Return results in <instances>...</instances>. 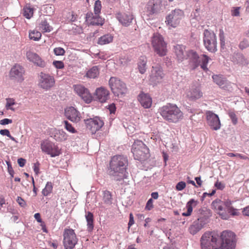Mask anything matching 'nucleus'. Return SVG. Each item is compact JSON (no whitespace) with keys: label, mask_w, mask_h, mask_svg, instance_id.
I'll use <instances>...</instances> for the list:
<instances>
[{"label":"nucleus","mask_w":249,"mask_h":249,"mask_svg":"<svg viewBox=\"0 0 249 249\" xmlns=\"http://www.w3.org/2000/svg\"><path fill=\"white\" fill-rule=\"evenodd\" d=\"M234 241H222L221 249H234Z\"/></svg>","instance_id":"58836bf2"},{"label":"nucleus","mask_w":249,"mask_h":249,"mask_svg":"<svg viewBox=\"0 0 249 249\" xmlns=\"http://www.w3.org/2000/svg\"><path fill=\"white\" fill-rule=\"evenodd\" d=\"M12 123V120L5 118L0 121V124L1 125H6Z\"/></svg>","instance_id":"e2e57ef3"},{"label":"nucleus","mask_w":249,"mask_h":249,"mask_svg":"<svg viewBox=\"0 0 249 249\" xmlns=\"http://www.w3.org/2000/svg\"><path fill=\"white\" fill-rule=\"evenodd\" d=\"M203 42L206 49L214 53L217 51L216 36L213 32L205 30L203 33Z\"/></svg>","instance_id":"0eeeda50"},{"label":"nucleus","mask_w":249,"mask_h":249,"mask_svg":"<svg viewBox=\"0 0 249 249\" xmlns=\"http://www.w3.org/2000/svg\"><path fill=\"white\" fill-rule=\"evenodd\" d=\"M87 128L90 130L92 134L98 131L104 125V122L98 117L89 118L85 120Z\"/></svg>","instance_id":"ddd939ff"},{"label":"nucleus","mask_w":249,"mask_h":249,"mask_svg":"<svg viewBox=\"0 0 249 249\" xmlns=\"http://www.w3.org/2000/svg\"><path fill=\"white\" fill-rule=\"evenodd\" d=\"M174 52L179 61H182L187 59L188 52L185 50V47L182 45H177L174 47Z\"/></svg>","instance_id":"5701e85b"},{"label":"nucleus","mask_w":249,"mask_h":249,"mask_svg":"<svg viewBox=\"0 0 249 249\" xmlns=\"http://www.w3.org/2000/svg\"><path fill=\"white\" fill-rule=\"evenodd\" d=\"M78 238L73 230L65 229L63 233V245L65 249H73L77 244Z\"/></svg>","instance_id":"9d476101"},{"label":"nucleus","mask_w":249,"mask_h":249,"mask_svg":"<svg viewBox=\"0 0 249 249\" xmlns=\"http://www.w3.org/2000/svg\"><path fill=\"white\" fill-rule=\"evenodd\" d=\"M113 37L110 34L105 35L99 38L98 44L103 45L111 42L113 40Z\"/></svg>","instance_id":"2f4dec72"},{"label":"nucleus","mask_w":249,"mask_h":249,"mask_svg":"<svg viewBox=\"0 0 249 249\" xmlns=\"http://www.w3.org/2000/svg\"><path fill=\"white\" fill-rule=\"evenodd\" d=\"M234 61L236 62L237 64L243 66H247L249 63V60L241 53H237L234 56Z\"/></svg>","instance_id":"473e14b6"},{"label":"nucleus","mask_w":249,"mask_h":249,"mask_svg":"<svg viewBox=\"0 0 249 249\" xmlns=\"http://www.w3.org/2000/svg\"><path fill=\"white\" fill-rule=\"evenodd\" d=\"M228 115L231 120L232 123L234 124H236L237 123V118L235 113L233 111H229Z\"/></svg>","instance_id":"09e8293b"},{"label":"nucleus","mask_w":249,"mask_h":249,"mask_svg":"<svg viewBox=\"0 0 249 249\" xmlns=\"http://www.w3.org/2000/svg\"><path fill=\"white\" fill-rule=\"evenodd\" d=\"M66 117L73 123L79 122L81 119L80 113L74 107H70L65 109Z\"/></svg>","instance_id":"aec40b11"},{"label":"nucleus","mask_w":249,"mask_h":249,"mask_svg":"<svg viewBox=\"0 0 249 249\" xmlns=\"http://www.w3.org/2000/svg\"><path fill=\"white\" fill-rule=\"evenodd\" d=\"M101 8V2L99 0H96L94 6V12L95 15H99L100 13Z\"/></svg>","instance_id":"49530a36"},{"label":"nucleus","mask_w":249,"mask_h":249,"mask_svg":"<svg viewBox=\"0 0 249 249\" xmlns=\"http://www.w3.org/2000/svg\"><path fill=\"white\" fill-rule=\"evenodd\" d=\"M53 65L57 69H62L64 68V63L61 61H54L53 62Z\"/></svg>","instance_id":"864d4df0"},{"label":"nucleus","mask_w":249,"mask_h":249,"mask_svg":"<svg viewBox=\"0 0 249 249\" xmlns=\"http://www.w3.org/2000/svg\"><path fill=\"white\" fill-rule=\"evenodd\" d=\"M209 60V57L205 54L201 55L199 58V65H200L201 69L205 71H207L208 70L207 66Z\"/></svg>","instance_id":"f704fd0d"},{"label":"nucleus","mask_w":249,"mask_h":249,"mask_svg":"<svg viewBox=\"0 0 249 249\" xmlns=\"http://www.w3.org/2000/svg\"><path fill=\"white\" fill-rule=\"evenodd\" d=\"M184 16V12L179 9L172 10L166 17L165 23L169 28H176L179 24Z\"/></svg>","instance_id":"1a4fd4ad"},{"label":"nucleus","mask_w":249,"mask_h":249,"mask_svg":"<svg viewBox=\"0 0 249 249\" xmlns=\"http://www.w3.org/2000/svg\"><path fill=\"white\" fill-rule=\"evenodd\" d=\"M86 18L89 23L92 25H102L104 22V20L99 15L93 16L92 13H88Z\"/></svg>","instance_id":"a878e982"},{"label":"nucleus","mask_w":249,"mask_h":249,"mask_svg":"<svg viewBox=\"0 0 249 249\" xmlns=\"http://www.w3.org/2000/svg\"><path fill=\"white\" fill-rule=\"evenodd\" d=\"M221 204H223V201L220 199H216L212 202V205L214 209L217 210Z\"/></svg>","instance_id":"5fc2aeb1"},{"label":"nucleus","mask_w":249,"mask_h":249,"mask_svg":"<svg viewBox=\"0 0 249 249\" xmlns=\"http://www.w3.org/2000/svg\"><path fill=\"white\" fill-rule=\"evenodd\" d=\"M219 38H220L221 47V48H224L225 45V40L224 33L222 30H220Z\"/></svg>","instance_id":"8fccbe9b"},{"label":"nucleus","mask_w":249,"mask_h":249,"mask_svg":"<svg viewBox=\"0 0 249 249\" xmlns=\"http://www.w3.org/2000/svg\"><path fill=\"white\" fill-rule=\"evenodd\" d=\"M153 202L152 198H150L146 203L145 209L148 211L151 210L153 208Z\"/></svg>","instance_id":"6e6d98bb"},{"label":"nucleus","mask_w":249,"mask_h":249,"mask_svg":"<svg viewBox=\"0 0 249 249\" xmlns=\"http://www.w3.org/2000/svg\"><path fill=\"white\" fill-rule=\"evenodd\" d=\"M99 74V69L97 66H93L90 70H89L86 75L88 77L90 78H95L97 77Z\"/></svg>","instance_id":"c9c22d12"},{"label":"nucleus","mask_w":249,"mask_h":249,"mask_svg":"<svg viewBox=\"0 0 249 249\" xmlns=\"http://www.w3.org/2000/svg\"><path fill=\"white\" fill-rule=\"evenodd\" d=\"M198 201L194 199H191L186 204V208L188 211L192 213L193 205L196 206L198 204Z\"/></svg>","instance_id":"de8ad7c7"},{"label":"nucleus","mask_w":249,"mask_h":249,"mask_svg":"<svg viewBox=\"0 0 249 249\" xmlns=\"http://www.w3.org/2000/svg\"><path fill=\"white\" fill-rule=\"evenodd\" d=\"M55 84V79L53 76L41 72L38 76V86L45 90H48L52 88Z\"/></svg>","instance_id":"9b49d317"},{"label":"nucleus","mask_w":249,"mask_h":249,"mask_svg":"<svg viewBox=\"0 0 249 249\" xmlns=\"http://www.w3.org/2000/svg\"><path fill=\"white\" fill-rule=\"evenodd\" d=\"M53 138L57 141L62 142L67 140L68 135L63 130H54Z\"/></svg>","instance_id":"c85d7f7f"},{"label":"nucleus","mask_w":249,"mask_h":249,"mask_svg":"<svg viewBox=\"0 0 249 249\" xmlns=\"http://www.w3.org/2000/svg\"><path fill=\"white\" fill-rule=\"evenodd\" d=\"M116 18L119 22L124 26H128L132 22L133 16L130 13H118Z\"/></svg>","instance_id":"393cba45"},{"label":"nucleus","mask_w":249,"mask_h":249,"mask_svg":"<svg viewBox=\"0 0 249 249\" xmlns=\"http://www.w3.org/2000/svg\"><path fill=\"white\" fill-rule=\"evenodd\" d=\"M222 241H234L235 234L231 231H224L221 234Z\"/></svg>","instance_id":"7c9ffc66"},{"label":"nucleus","mask_w":249,"mask_h":249,"mask_svg":"<svg viewBox=\"0 0 249 249\" xmlns=\"http://www.w3.org/2000/svg\"><path fill=\"white\" fill-rule=\"evenodd\" d=\"M53 185L51 182H48L46 184L45 187L43 189L42 194L44 196H47L52 191Z\"/></svg>","instance_id":"79ce46f5"},{"label":"nucleus","mask_w":249,"mask_h":249,"mask_svg":"<svg viewBox=\"0 0 249 249\" xmlns=\"http://www.w3.org/2000/svg\"><path fill=\"white\" fill-rule=\"evenodd\" d=\"M164 76L162 69L158 64L152 66L149 75V80L151 84L157 85L160 83Z\"/></svg>","instance_id":"f8f14e48"},{"label":"nucleus","mask_w":249,"mask_h":249,"mask_svg":"<svg viewBox=\"0 0 249 249\" xmlns=\"http://www.w3.org/2000/svg\"><path fill=\"white\" fill-rule=\"evenodd\" d=\"M232 202V201L229 200H227L226 201H223V205L226 207L228 211L230 210V208L232 207L231 206Z\"/></svg>","instance_id":"bf43d9fd"},{"label":"nucleus","mask_w":249,"mask_h":249,"mask_svg":"<svg viewBox=\"0 0 249 249\" xmlns=\"http://www.w3.org/2000/svg\"><path fill=\"white\" fill-rule=\"evenodd\" d=\"M27 59L33 62L36 66L44 68L46 66V63L36 53L31 52H28L26 53Z\"/></svg>","instance_id":"4be33fe9"},{"label":"nucleus","mask_w":249,"mask_h":249,"mask_svg":"<svg viewBox=\"0 0 249 249\" xmlns=\"http://www.w3.org/2000/svg\"><path fill=\"white\" fill-rule=\"evenodd\" d=\"M109 85L115 96L121 97L127 91L125 84L120 79L115 77H111L109 81Z\"/></svg>","instance_id":"6e6552de"},{"label":"nucleus","mask_w":249,"mask_h":249,"mask_svg":"<svg viewBox=\"0 0 249 249\" xmlns=\"http://www.w3.org/2000/svg\"><path fill=\"white\" fill-rule=\"evenodd\" d=\"M0 134L3 136L10 137V132L8 129H1L0 130Z\"/></svg>","instance_id":"338daca9"},{"label":"nucleus","mask_w":249,"mask_h":249,"mask_svg":"<svg viewBox=\"0 0 249 249\" xmlns=\"http://www.w3.org/2000/svg\"><path fill=\"white\" fill-rule=\"evenodd\" d=\"M39 28L43 32H50L53 30V28L50 26L45 19L41 20L39 24Z\"/></svg>","instance_id":"4c0bfd02"},{"label":"nucleus","mask_w":249,"mask_h":249,"mask_svg":"<svg viewBox=\"0 0 249 249\" xmlns=\"http://www.w3.org/2000/svg\"><path fill=\"white\" fill-rule=\"evenodd\" d=\"M207 123L211 128L214 130H219L221 127V123L218 116L211 111L206 112Z\"/></svg>","instance_id":"a211bd4d"},{"label":"nucleus","mask_w":249,"mask_h":249,"mask_svg":"<svg viewBox=\"0 0 249 249\" xmlns=\"http://www.w3.org/2000/svg\"><path fill=\"white\" fill-rule=\"evenodd\" d=\"M103 200L106 204L111 203L112 197L110 192L108 191H105L103 192Z\"/></svg>","instance_id":"37998d69"},{"label":"nucleus","mask_w":249,"mask_h":249,"mask_svg":"<svg viewBox=\"0 0 249 249\" xmlns=\"http://www.w3.org/2000/svg\"><path fill=\"white\" fill-rule=\"evenodd\" d=\"M152 44L155 52L160 56L166 54V44L163 38L158 33L154 34L152 38Z\"/></svg>","instance_id":"39448f33"},{"label":"nucleus","mask_w":249,"mask_h":249,"mask_svg":"<svg viewBox=\"0 0 249 249\" xmlns=\"http://www.w3.org/2000/svg\"><path fill=\"white\" fill-rule=\"evenodd\" d=\"M131 152L134 159L143 161L149 157V151L147 147L140 140H136L132 145Z\"/></svg>","instance_id":"7ed1b4c3"},{"label":"nucleus","mask_w":249,"mask_h":249,"mask_svg":"<svg viewBox=\"0 0 249 249\" xmlns=\"http://www.w3.org/2000/svg\"><path fill=\"white\" fill-rule=\"evenodd\" d=\"M186 187V183L184 181H180L176 185V189L178 191H181Z\"/></svg>","instance_id":"603ef678"},{"label":"nucleus","mask_w":249,"mask_h":249,"mask_svg":"<svg viewBox=\"0 0 249 249\" xmlns=\"http://www.w3.org/2000/svg\"><path fill=\"white\" fill-rule=\"evenodd\" d=\"M240 7H236L234 8L233 10L231 11V15L233 16L238 17L240 15Z\"/></svg>","instance_id":"680f3d73"},{"label":"nucleus","mask_w":249,"mask_h":249,"mask_svg":"<svg viewBox=\"0 0 249 249\" xmlns=\"http://www.w3.org/2000/svg\"><path fill=\"white\" fill-rule=\"evenodd\" d=\"M228 212L233 216L238 215L239 214V213L238 212V210L236 209H234L233 207L230 208V210Z\"/></svg>","instance_id":"0e129e2a"},{"label":"nucleus","mask_w":249,"mask_h":249,"mask_svg":"<svg viewBox=\"0 0 249 249\" xmlns=\"http://www.w3.org/2000/svg\"><path fill=\"white\" fill-rule=\"evenodd\" d=\"M75 92L87 104L90 103L92 100V96L89 89L82 85L73 86Z\"/></svg>","instance_id":"2eb2a0df"},{"label":"nucleus","mask_w":249,"mask_h":249,"mask_svg":"<svg viewBox=\"0 0 249 249\" xmlns=\"http://www.w3.org/2000/svg\"><path fill=\"white\" fill-rule=\"evenodd\" d=\"M23 15L27 18L30 19L33 15V9L29 7H25L23 9Z\"/></svg>","instance_id":"a19ab883"},{"label":"nucleus","mask_w":249,"mask_h":249,"mask_svg":"<svg viewBox=\"0 0 249 249\" xmlns=\"http://www.w3.org/2000/svg\"><path fill=\"white\" fill-rule=\"evenodd\" d=\"M63 122L64 124V127L68 132L71 133H76L77 132L76 130L68 121H64Z\"/></svg>","instance_id":"c03bdc74"},{"label":"nucleus","mask_w":249,"mask_h":249,"mask_svg":"<svg viewBox=\"0 0 249 249\" xmlns=\"http://www.w3.org/2000/svg\"><path fill=\"white\" fill-rule=\"evenodd\" d=\"M17 201L21 207H24L26 205L25 201L21 197L18 196Z\"/></svg>","instance_id":"052dcab7"},{"label":"nucleus","mask_w":249,"mask_h":249,"mask_svg":"<svg viewBox=\"0 0 249 249\" xmlns=\"http://www.w3.org/2000/svg\"><path fill=\"white\" fill-rule=\"evenodd\" d=\"M24 68L20 65L16 64L11 68L10 71V78L13 80L20 82L24 80Z\"/></svg>","instance_id":"4468645a"},{"label":"nucleus","mask_w":249,"mask_h":249,"mask_svg":"<svg viewBox=\"0 0 249 249\" xmlns=\"http://www.w3.org/2000/svg\"><path fill=\"white\" fill-rule=\"evenodd\" d=\"M214 186L219 190H222L225 187V184L218 180L214 183Z\"/></svg>","instance_id":"4d7b16f0"},{"label":"nucleus","mask_w":249,"mask_h":249,"mask_svg":"<svg viewBox=\"0 0 249 249\" xmlns=\"http://www.w3.org/2000/svg\"><path fill=\"white\" fill-rule=\"evenodd\" d=\"M147 58L144 56H142L139 58L138 63V67L140 72L143 74L147 69L146 66Z\"/></svg>","instance_id":"c756f323"},{"label":"nucleus","mask_w":249,"mask_h":249,"mask_svg":"<svg viewBox=\"0 0 249 249\" xmlns=\"http://www.w3.org/2000/svg\"><path fill=\"white\" fill-rule=\"evenodd\" d=\"M42 150L50 155L51 157H54L59 155L60 152L58 147L53 142H43L41 144Z\"/></svg>","instance_id":"6ab92c4d"},{"label":"nucleus","mask_w":249,"mask_h":249,"mask_svg":"<svg viewBox=\"0 0 249 249\" xmlns=\"http://www.w3.org/2000/svg\"><path fill=\"white\" fill-rule=\"evenodd\" d=\"M186 96L190 101H195L203 96V93L198 87L192 86L186 91Z\"/></svg>","instance_id":"412c9836"},{"label":"nucleus","mask_w":249,"mask_h":249,"mask_svg":"<svg viewBox=\"0 0 249 249\" xmlns=\"http://www.w3.org/2000/svg\"><path fill=\"white\" fill-rule=\"evenodd\" d=\"M41 37V34L38 31L33 30L29 33V38L30 39L38 41L40 39Z\"/></svg>","instance_id":"ea45409f"},{"label":"nucleus","mask_w":249,"mask_h":249,"mask_svg":"<svg viewBox=\"0 0 249 249\" xmlns=\"http://www.w3.org/2000/svg\"><path fill=\"white\" fill-rule=\"evenodd\" d=\"M18 163L20 167H23L26 163V160L23 158H19L18 160Z\"/></svg>","instance_id":"774afa93"},{"label":"nucleus","mask_w":249,"mask_h":249,"mask_svg":"<svg viewBox=\"0 0 249 249\" xmlns=\"http://www.w3.org/2000/svg\"><path fill=\"white\" fill-rule=\"evenodd\" d=\"M109 91L103 87H100L96 89L95 92V98L100 102L104 103L109 98Z\"/></svg>","instance_id":"b1692460"},{"label":"nucleus","mask_w":249,"mask_h":249,"mask_svg":"<svg viewBox=\"0 0 249 249\" xmlns=\"http://www.w3.org/2000/svg\"><path fill=\"white\" fill-rule=\"evenodd\" d=\"M214 83L220 87H223L226 83V79L220 75H213L212 77Z\"/></svg>","instance_id":"e433bc0d"},{"label":"nucleus","mask_w":249,"mask_h":249,"mask_svg":"<svg viewBox=\"0 0 249 249\" xmlns=\"http://www.w3.org/2000/svg\"><path fill=\"white\" fill-rule=\"evenodd\" d=\"M134 224V220L133 215L132 213H130L129 214V220L128 223V229L130 228V227Z\"/></svg>","instance_id":"69168bd1"},{"label":"nucleus","mask_w":249,"mask_h":249,"mask_svg":"<svg viewBox=\"0 0 249 249\" xmlns=\"http://www.w3.org/2000/svg\"><path fill=\"white\" fill-rule=\"evenodd\" d=\"M75 92L87 104L90 103L92 100V96L89 89L82 85L73 86Z\"/></svg>","instance_id":"dca6fc26"},{"label":"nucleus","mask_w":249,"mask_h":249,"mask_svg":"<svg viewBox=\"0 0 249 249\" xmlns=\"http://www.w3.org/2000/svg\"><path fill=\"white\" fill-rule=\"evenodd\" d=\"M109 165V175L113 176L115 180L120 181L124 178L128 165L126 157L120 155L114 156L111 158Z\"/></svg>","instance_id":"f257e3e1"},{"label":"nucleus","mask_w":249,"mask_h":249,"mask_svg":"<svg viewBox=\"0 0 249 249\" xmlns=\"http://www.w3.org/2000/svg\"><path fill=\"white\" fill-rule=\"evenodd\" d=\"M75 92L87 104L90 103L92 100V96L89 89L82 85L73 86Z\"/></svg>","instance_id":"f3484780"},{"label":"nucleus","mask_w":249,"mask_h":249,"mask_svg":"<svg viewBox=\"0 0 249 249\" xmlns=\"http://www.w3.org/2000/svg\"><path fill=\"white\" fill-rule=\"evenodd\" d=\"M200 56L196 53L193 50L188 51L187 58H189L194 63V69H196L199 66V58Z\"/></svg>","instance_id":"cd10ccee"},{"label":"nucleus","mask_w":249,"mask_h":249,"mask_svg":"<svg viewBox=\"0 0 249 249\" xmlns=\"http://www.w3.org/2000/svg\"><path fill=\"white\" fill-rule=\"evenodd\" d=\"M6 104L5 106V107L7 110H11L12 111H15V108L12 107V106H13L16 104V102H15V100L13 98H7Z\"/></svg>","instance_id":"a18cd8bd"},{"label":"nucleus","mask_w":249,"mask_h":249,"mask_svg":"<svg viewBox=\"0 0 249 249\" xmlns=\"http://www.w3.org/2000/svg\"><path fill=\"white\" fill-rule=\"evenodd\" d=\"M6 163L8 166V171L11 175V177L13 178L14 177V171L12 168V165L9 161H6Z\"/></svg>","instance_id":"13d9d810"},{"label":"nucleus","mask_w":249,"mask_h":249,"mask_svg":"<svg viewBox=\"0 0 249 249\" xmlns=\"http://www.w3.org/2000/svg\"><path fill=\"white\" fill-rule=\"evenodd\" d=\"M164 120L169 123H176L183 118V113L175 104H167L159 109Z\"/></svg>","instance_id":"f03ea898"},{"label":"nucleus","mask_w":249,"mask_h":249,"mask_svg":"<svg viewBox=\"0 0 249 249\" xmlns=\"http://www.w3.org/2000/svg\"><path fill=\"white\" fill-rule=\"evenodd\" d=\"M206 212L202 209H199L197 211L198 218L194 221L189 227L190 233L193 235L196 234L208 223V217L205 215Z\"/></svg>","instance_id":"20e7f679"},{"label":"nucleus","mask_w":249,"mask_h":249,"mask_svg":"<svg viewBox=\"0 0 249 249\" xmlns=\"http://www.w3.org/2000/svg\"><path fill=\"white\" fill-rule=\"evenodd\" d=\"M138 99L144 108H149L151 107L152 103V98L148 94L141 93L138 97Z\"/></svg>","instance_id":"bb28decb"},{"label":"nucleus","mask_w":249,"mask_h":249,"mask_svg":"<svg viewBox=\"0 0 249 249\" xmlns=\"http://www.w3.org/2000/svg\"><path fill=\"white\" fill-rule=\"evenodd\" d=\"M53 52L56 55H63L65 51L61 47H57L53 49Z\"/></svg>","instance_id":"3c124183"},{"label":"nucleus","mask_w":249,"mask_h":249,"mask_svg":"<svg viewBox=\"0 0 249 249\" xmlns=\"http://www.w3.org/2000/svg\"><path fill=\"white\" fill-rule=\"evenodd\" d=\"M218 235L212 232L204 233L201 238V246L202 249H216Z\"/></svg>","instance_id":"423d86ee"},{"label":"nucleus","mask_w":249,"mask_h":249,"mask_svg":"<svg viewBox=\"0 0 249 249\" xmlns=\"http://www.w3.org/2000/svg\"><path fill=\"white\" fill-rule=\"evenodd\" d=\"M85 217L87 222L88 230L89 231H92L94 227L93 214L91 213L88 212L87 213H86Z\"/></svg>","instance_id":"72a5a7b5"}]
</instances>
